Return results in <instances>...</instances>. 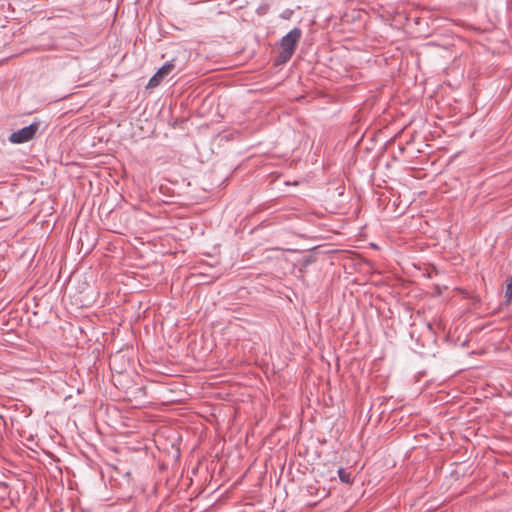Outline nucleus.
Segmentation results:
<instances>
[{
  "instance_id": "1",
  "label": "nucleus",
  "mask_w": 512,
  "mask_h": 512,
  "mask_svg": "<svg viewBox=\"0 0 512 512\" xmlns=\"http://www.w3.org/2000/svg\"><path fill=\"white\" fill-rule=\"evenodd\" d=\"M301 36L302 30L299 27H294L279 40L281 51L275 58L276 65L286 64L292 58Z\"/></svg>"
},
{
  "instance_id": "2",
  "label": "nucleus",
  "mask_w": 512,
  "mask_h": 512,
  "mask_svg": "<svg viewBox=\"0 0 512 512\" xmlns=\"http://www.w3.org/2000/svg\"><path fill=\"white\" fill-rule=\"evenodd\" d=\"M39 129V122L33 121L28 126H25L17 131L12 132L8 140L12 144H23L29 142L34 139L37 131Z\"/></svg>"
},
{
  "instance_id": "3",
  "label": "nucleus",
  "mask_w": 512,
  "mask_h": 512,
  "mask_svg": "<svg viewBox=\"0 0 512 512\" xmlns=\"http://www.w3.org/2000/svg\"><path fill=\"white\" fill-rule=\"evenodd\" d=\"M175 62V59L166 61L149 79L147 88L157 87L168 75H170L176 68Z\"/></svg>"
},
{
  "instance_id": "4",
  "label": "nucleus",
  "mask_w": 512,
  "mask_h": 512,
  "mask_svg": "<svg viewBox=\"0 0 512 512\" xmlns=\"http://www.w3.org/2000/svg\"><path fill=\"white\" fill-rule=\"evenodd\" d=\"M315 257L312 254L304 255L302 258H300L297 262V267L299 269V272L304 273L306 269L315 262Z\"/></svg>"
},
{
  "instance_id": "5",
  "label": "nucleus",
  "mask_w": 512,
  "mask_h": 512,
  "mask_svg": "<svg viewBox=\"0 0 512 512\" xmlns=\"http://www.w3.org/2000/svg\"><path fill=\"white\" fill-rule=\"evenodd\" d=\"M505 303L508 305L512 300V276L508 277L506 280V289H505Z\"/></svg>"
},
{
  "instance_id": "6",
  "label": "nucleus",
  "mask_w": 512,
  "mask_h": 512,
  "mask_svg": "<svg viewBox=\"0 0 512 512\" xmlns=\"http://www.w3.org/2000/svg\"><path fill=\"white\" fill-rule=\"evenodd\" d=\"M338 476H339L340 480L343 483H346V484H351L352 483L351 473L348 472L346 469L339 468L338 469Z\"/></svg>"
},
{
  "instance_id": "7",
  "label": "nucleus",
  "mask_w": 512,
  "mask_h": 512,
  "mask_svg": "<svg viewBox=\"0 0 512 512\" xmlns=\"http://www.w3.org/2000/svg\"><path fill=\"white\" fill-rule=\"evenodd\" d=\"M178 416L183 417V416H186V415L184 413H180V414H178Z\"/></svg>"
}]
</instances>
